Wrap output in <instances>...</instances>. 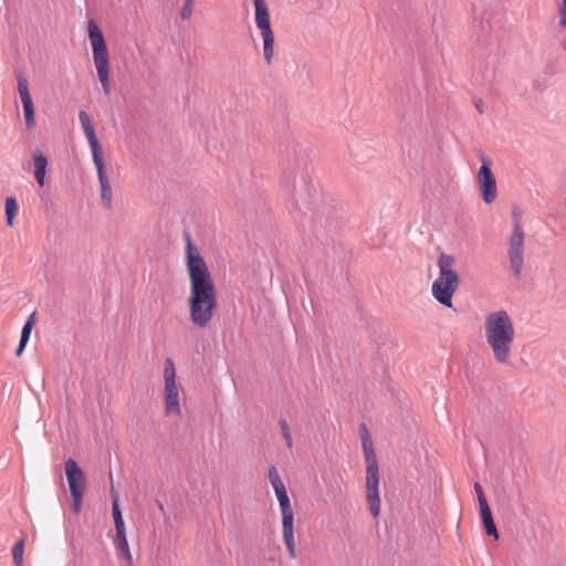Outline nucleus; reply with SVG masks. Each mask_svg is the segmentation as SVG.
Segmentation results:
<instances>
[{"label":"nucleus","instance_id":"obj_1","mask_svg":"<svg viewBox=\"0 0 566 566\" xmlns=\"http://www.w3.org/2000/svg\"><path fill=\"white\" fill-rule=\"evenodd\" d=\"M187 270L190 281V321L196 327L206 328L213 318L218 300L210 271L199 250H187Z\"/></svg>","mask_w":566,"mask_h":566},{"label":"nucleus","instance_id":"obj_2","mask_svg":"<svg viewBox=\"0 0 566 566\" xmlns=\"http://www.w3.org/2000/svg\"><path fill=\"white\" fill-rule=\"evenodd\" d=\"M483 336L494 361L507 366L513 357L516 329L506 310L491 311L483 318Z\"/></svg>","mask_w":566,"mask_h":566},{"label":"nucleus","instance_id":"obj_3","mask_svg":"<svg viewBox=\"0 0 566 566\" xmlns=\"http://www.w3.org/2000/svg\"><path fill=\"white\" fill-rule=\"evenodd\" d=\"M360 429L361 447L366 462V501L369 512L374 517H377L380 512L379 464L367 427L363 424Z\"/></svg>","mask_w":566,"mask_h":566},{"label":"nucleus","instance_id":"obj_4","mask_svg":"<svg viewBox=\"0 0 566 566\" xmlns=\"http://www.w3.org/2000/svg\"><path fill=\"white\" fill-rule=\"evenodd\" d=\"M269 481L274 490L279 501L282 514V536L291 558L296 557L295 536H294V512L287 494L286 486L282 481L276 467L272 465L268 472Z\"/></svg>","mask_w":566,"mask_h":566},{"label":"nucleus","instance_id":"obj_5","mask_svg":"<svg viewBox=\"0 0 566 566\" xmlns=\"http://www.w3.org/2000/svg\"><path fill=\"white\" fill-rule=\"evenodd\" d=\"M455 259L441 253L438 259L439 275L432 282L431 293L433 298L441 305L452 308V298L460 285V276L454 269Z\"/></svg>","mask_w":566,"mask_h":566},{"label":"nucleus","instance_id":"obj_6","mask_svg":"<svg viewBox=\"0 0 566 566\" xmlns=\"http://www.w3.org/2000/svg\"><path fill=\"white\" fill-rule=\"evenodd\" d=\"M88 39L92 45L93 60L103 92L105 95H109V54L103 32L93 19L88 21Z\"/></svg>","mask_w":566,"mask_h":566},{"label":"nucleus","instance_id":"obj_7","mask_svg":"<svg viewBox=\"0 0 566 566\" xmlns=\"http://www.w3.org/2000/svg\"><path fill=\"white\" fill-rule=\"evenodd\" d=\"M283 187L297 209L302 206L311 209L321 197L319 189L304 174L295 175L291 182L284 179Z\"/></svg>","mask_w":566,"mask_h":566},{"label":"nucleus","instance_id":"obj_8","mask_svg":"<svg viewBox=\"0 0 566 566\" xmlns=\"http://www.w3.org/2000/svg\"><path fill=\"white\" fill-rule=\"evenodd\" d=\"M283 187L297 209L302 206L311 209L321 197L319 189L304 174L295 175L291 182L284 179Z\"/></svg>","mask_w":566,"mask_h":566},{"label":"nucleus","instance_id":"obj_9","mask_svg":"<svg viewBox=\"0 0 566 566\" xmlns=\"http://www.w3.org/2000/svg\"><path fill=\"white\" fill-rule=\"evenodd\" d=\"M164 400L167 417L181 418L180 390L176 382V369L171 359L164 364Z\"/></svg>","mask_w":566,"mask_h":566},{"label":"nucleus","instance_id":"obj_10","mask_svg":"<svg viewBox=\"0 0 566 566\" xmlns=\"http://www.w3.org/2000/svg\"><path fill=\"white\" fill-rule=\"evenodd\" d=\"M255 9V24L263 39V55L268 64H271L274 54V34L271 29L269 9L264 0H253Z\"/></svg>","mask_w":566,"mask_h":566},{"label":"nucleus","instance_id":"obj_11","mask_svg":"<svg viewBox=\"0 0 566 566\" xmlns=\"http://www.w3.org/2000/svg\"><path fill=\"white\" fill-rule=\"evenodd\" d=\"M478 184L483 201L485 203L494 202L497 196L496 179L491 169V161L484 156L478 171Z\"/></svg>","mask_w":566,"mask_h":566},{"label":"nucleus","instance_id":"obj_12","mask_svg":"<svg viewBox=\"0 0 566 566\" xmlns=\"http://www.w3.org/2000/svg\"><path fill=\"white\" fill-rule=\"evenodd\" d=\"M18 91L23 106L25 125L31 128L35 124V112L33 101L29 92V81L23 73L17 75Z\"/></svg>","mask_w":566,"mask_h":566},{"label":"nucleus","instance_id":"obj_13","mask_svg":"<svg viewBox=\"0 0 566 566\" xmlns=\"http://www.w3.org/2000/svg\"><path fill=\"white\" fill-rule=\"evenodd\" d=\"M65 475L71 493H85L86 476L84 471L78 467L75 460L67 459L64 463Z\"/></svg>","mask_w":566,"mask_h":566},{"label":"nucleus","instance_id":"obj_14","mask_svg":"<svg viewBox=\"0 0 566 566\" xmlns=\"http://www.w3.org/2000/svg\"><path fill=\"white\" fill-rule=\"evenodd\" d=\"M78 119L84 130L85 137L88 142L93 159L103 157V151L99 146L98 139L95 134L94 126L88 114L85 111L78 112Z\"/></svg>","mask_w":566,"mask_h":566},{"label":"nucleus","instance_id":"obj_15","mask_svg":"<svg viewBox=\"0 0 566 566\" xmlns=\"http://www.w3.org/2000/svg\"><path fill=\"white\" fill-rule=\"evenodd\" d=\"M95 168L97 170L98 181L101 184V199L102 203L106 209L113 207L112 201V187L106 176L104 157L93 159Z\"/></svg>","mask_w":566,"mask_h":566},{"label":"nucleus","instance_id":"obj_16","mask_svg":"<svg viewBox=\"0 0 566 566\" xmlns=\"http://www.w3.org/2000/svg\"><path fill=\"white\" fill-rule=\"evenodd\" d=\"M512 218L514 222L513 233L510 237V248H523L524 232L520 226L521 210L514 207L512 210Z\"/></svg>","mask_w":566,"mask_h":566},{"label":"nucleus","instance_id":"obj_17","mask_svg":"<svg viewBox=\"0 0 566 566\" xmlns=\"http://www.w3.org/2000/svg\"><path fill=\"white\" fill-rule=\"evenodd\" d=\"M319 223L327 232L336 230L339 226L337 211L332 207H324L319 213Z\"/></svg>","mask_w":566,"mask_h":566},{"label":"nucleus","instance_id":"obj_18","mask_svg":"<svg viewBox=\"0 0 566 566\" xmlns=\"http://www.w3.org/2000/svg\"><path fill=\"white\" fill-rule=\"evenodd\" d=\"M111 496H112V516H113L114 524H115L116 535L125 534L126 528H125V523H124L122 512H120V509L118 505V494L116 493V491L114 490L113 486L111 489Z\"/></svg>","mask_w":566,"mask_h":566},{"label":"nucleus","instance_id":"obj_19","mask_svg":"<svg viewBox=\"0 0 566 566\" xmlns=\"http://www.w3.org/2000/svg\"><path fill=\"white\" fill-rule=\"evenodd\" d=\"M34 177L36 182L43 187L48 168V158L43 154L33 155Z\"/></svg>","mask_w":566,"mask_h":566},{"label":"nucleus","instance_id":"obj_20","mask_svg":"<svg viewBox=\"0 0 566 566\" xmlns=\"http://www.w3.org/2000/svg\"><path fill=\"white\" fill-rule=\"evenodd\" d=\"M481 520L488 535L493 536L494 539L499 538L496 525L494 523L490 506L480 509Z\"/></svg>","mask_w":566,"mask_h":566},{"label":"nucleus","instance_id":"obj_21","mask_svg":"<svg viewBox=\"0 0 566 566\" xmlns=\"http://www.w3.org/2000/svg\"><path fill=\"white\" fill-rule=\"evenodd\" d=\"M34 324H35V313H32L22 327L20 344L15 352L17 356H20L22 354L24 347L27 346Z\"/></svg>","mask_w":566,"mask_h":566},{"label":"nucleus","instance_id":"obj_22","mask_svg":"<svg viewBox=\"0 0 566 566\" xmlns=\"http://www.w3.org/2000/svg\"><path fill=\"white\" fill-rule=\"evenodd\" d=\"M116 547L122 553L123 558L126 560L128 566H134L133 555L129 548L126 533L116 535Z\"/></svg>","mask_w":566,"mask_h":566},{"label":"nucleus","instance_id":"obj_23","mask_svg":"<svg viewBox=\"0 0 566 566\" xmlns=\"http://www.w3.org/2000/svg\"><path fill=\"white\" fill-rule=\"evenodd\" d=\"M523 253L522 250H511L510 262L515 275H520L523 268Z\"/></svg>","mask_w":566,"mask_h":566},{"label":"nucleus","instance_id":"obj_24","mask_svg":"<svg viewBox=\"0 0 566 566\" xmlns=\"http://www.w3.org/2000/svg\"><path fill=\"white\" fill-rule=\"evenodd\" d=\"M24 538L18 541L12 547V557L14 566L23 565Z\"/></svg>","mask_w":566,"mask_h":566},{"label":"nucleus","instance_id":"obj_25","mask_svg":"<svg viewBox=\"0 0 566 566\" xmlns=\"http://www.w3.org/2000/svg\"><path fill=\"white\" fill-rule=\"evenodd\" d=\"M18 202L15 200V198L13 197H8L6 199V203H4V210H6V214H10L11 217H15L17 212H18Z\"/></svg>","mask_w":566,"mask_h":566},{"label":"nucleus","instance_id":"obj_26","mask_svg":"<svg viewBox=\"0 0 566 566\" xmlns=\"http://www.w3.org/2000/svg\"><path fill=\"white\" fill-rule=\"evenodd\" d=\"M281 433L286 442L287 448H292L293 440L290 431V427L285 420L280 421Z\"/></svg>","mask_w":566,"mask_h":566},{"label":"nucleus","instance_id":"obj_27","mask_svg":"<svg viewBox=\"0 0 566 566\" xmlns=\"http://www.w3.org/2000/svg\"><path fill=\"white\" fill-rule=\"evenodd\" d=\"M474 491L476 493V497H478V502H479L480 509L489 506L488 501H486L485 495H484V492H483V489H482V486H481V484L479 482L474 483Z\"/></svg>","mask_w":566,"mask_h":566},{"label":"nucleus","instance_id":"obj_28","mask_svg":"<svg viewBox=\"0 0 566 566\" xmlns=\"http://www.w3.org/2000/svg\"><path fill=\"white\" fill-rule=\"evenodd\" d=\"M192 0H185V3L180 10V15L184 20H188L192 14Z\"/></svg>","mask_w":566,"mask_h":566},{"label":"nucleus","instance_id":"obj_29","mask_svg":"<svg viewBox=\"0 0 566 566\" xmlns=\"http://www.w3.org/2000/svg\"><path fill=\"white\" fill-rule=\"evenodd\" d=\"M71 496L73 500V511L75 513H78L82 509V501H83L84 493H80V492L71 493Z\"/></svg>","mask_w":566,"mask_h":566},{"label":"nucleus","instance_id":"obj_30","mask_svg":"<svg viewBox=\"0 0 566 566\" xmlns=\"http://www.w3.org/2000/svg\"><path fill=\"white\" fill-rule=\"evenodd\" d=\"M558 13H559V19H560L559 24L565 28L566 27V0L562 1V4L558 9Z\"/></svg>","mask_w":566,"mask_h":566},{"label":"nucleus","instance_id":"obj_31","mask_svg":"<svg viewBox=\"0 0 566 566\" xmlns=\"http://www.w3.org/2000/svg\"><path fill=\"white\" fill-rule=\"evenodd\" d=\"M344 480L340 475L335 479L334 492L340 494L343 492Z\"/></svg>","mask_w":566,"mask_h":566},{"label":"nucleus","instance_id":"obj_32","mask_svg":"<svg viewBox=\"0 0 566 566\" xmlns=\"http://www.w3.org/2000/svg\"><path fill=\"white\" fill-rule=\"evenodd\" d=\"M184 235H185V241H186L185 248H196V245L192 243L190 234L187 231L184 233Z\"/></svg>","mask_w":566,"mask_h":566},{"label":"nucleus","instance_id":"obj_33","mask_svg":"<svg viewBox=\"0 0 566 566\" xmlns=\"http://www.w3.org/2000/svg\"><path fill=\"white\" fill-rule=\"evenodd\" d=\"M474 105H475L476 111H478L480 114H482V113L484 112V109H483V102H482L481 99L476 101V102L474 103Z\"/></svg>","mask_w":566,"mask_h":566},{"label":"nucleus","instance_id":"obj_34","mask_svg":"<svg viewBox=\"0 0 566 566\" xmlns=\"http://www.w3.org/2000/svg\"><path fill=\"white\" fill-rule=\"evenodd\" d=\"M7 223L8 226H13L14 217H11L10 214H6Z\"/></svg>","mask_w":566,"mask_h":566}]
</instances>
